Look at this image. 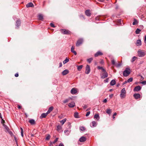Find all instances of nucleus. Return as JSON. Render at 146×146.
Masks as SVG:
<instances>
[{
    "label": "nucleus",
    "mask_w": 146,
    "mask_h": 146,
    "mask_svg": "<svg viewBox=\"0 0 146 146\" xmlns=\"http://www.w3.org/2000/svg\"><path fill=\"white\" fill-rule=\"evenodd\" d=\"M69 72V71L68 70L66 69L62 72V74L63 75H65L68 74Z\"/></svg>",
    "instance_id": "2eb2a0df"
},
{
    "label": "nucleus",
    "mask_w": 146,
    "mask_h": 146,
    "mask_svg": "<svg viewBox=\"0 0 146 146\" xmlns=\"http://www.w3.org/2000/svg\"><path fill=\"white\" fill-rule=\"evenodd\" d=\"M106 113L109 115H110L111 113V110L110 109H108L106 110Z\"/></svg>",
    "instance_id": "72a5a7b5"
},
{
    "label": "nucleus",
    "mask_w": 146,
    "mask_h": 146,
    "mask_svg": "<svg viewBox=\"0 0 146 146\" xmlns=\"http://www.w3.org/2000/svg\"><path fill=\"white\" fill-rule=\"evenodd\" d=\"M74 46H72L71 48V51L72 52L74 53L75 55H76L77 54V53L76 51L74 50Z\"/></svg>",
    "instance_id": "dca6fc26"
},
{
    "label": "nucleus",
    "mask_w": 146,
    "mask_h": 146,
    "mask_svg": "<svg viewBox=\"0 0 146 146\" xmlns=\"http://www.w3.org/2000/svg\"><path fill=\"white\" fill-rule=\"evenodd\" d=\"M61 32L64 35H68L70 34V32L68 30L66 29H61L60 30Z\"/></svg>",
    "instance_id": "20e7f679"
},
{
    "label": "nucleus",
    "mask_w": 146,
    "mask_h": 146,
    "mask_svg": "<svg viewBox=\"0 0 146 146\" xmlns=\"http://www.w3.org/2000/svg\"><path fill=\"white\" fill-rule=\"evenodd\" d=\"M83 39L82 38H80L77 41L76 44V46H79L80 45H81L83 42Z\"/></svg>",
    "instance_id": "39448f33"
},
{
    "label": "nucleus",
    "mask_w": 146,
    "mask_h": 146,
    "mask_svg": "<svg viewBox=\"0 0 146 146\" xmlns=\"http://www.w3.org/2000/svg\"><path fill=\"white\" fill-rule=\"evenodd\" d=\"M131 71L129 68H127L123 72V75L125 77L127 76L130 74Z\"/></svg>",
    "instance_id": "f03ea898"
},
{
    "label": "nucleus",
    "mask_w": 146,
    "mask_h": 146,
    "mask_svg": "<svg viewBox=\"0 0 146 146\" xmlns=\"http://www.w3.org/2000/svg\"><path fill=\"white\" fill-rule=\"evenodd\" d=\"M75 103L74 102H71L68 104V106L70 108H73L75 106Z\"/></svg>",
    "instance_id": "f3484780"
},
{
    "label": "nucleus",
    "mask_w": 146,
    "mask_h": 146,
    "mask_svg": "<svg viewBox=\"0 0 146 146\" xmlns=\"http://www.w3.org/2000/svg\"><path fill=\"white\" fill-rule=\"evenodd\" d=\"M53 109V107L51 106L50 107L47 112V113L48 114L50 113L52 110Z\"/></svg>",
    "instance_id": "5701e85b"
},
{
    "label": "nucleus",
    "mask_w": 146,
    "mask_h": 146,
    "mask_svg": "<svg viewBox=\"0 0 146 146\" xmlns=\"http://www.w3.org/2000/svg\"><path fill=\"white\" fill-rule=\"evenodd\" d=\"M102 71L104 72H106V70L105 69H104L103 68L102 69Z\"/></svg>",
    "instance_id": "69168bd1"
},
{
    "label": "nucleus",
    "mask_w": 146,
    "mask_h": 146,
    "mask_svg": "<svg viewBox=\"0 0 146 146\" xmlns=\"http://www.w3.org/2000/svg\"><path fill=\"white\" fill-rule=\"evenodd\" d=\"M50 26L51 27L54 28L55 27V26H54V25L52 23H51L50 24Z\"/></svg>",
    "instance_id": "49530a36"
},
{
    "label": "nucleus",
    "mask_w": 146,
    "mask_h": 146,
    "mask_svg": "<svg viewBox=\"0 0 146 146\" xmlns=\"http://www.w3.org/2000/svg\"><path fill=\"white\" fill-rule=\"evenodd\" d=\"M80 18L83 17L84 19V16L82 15H80Z\"/></svg>",
    "instance_id": "5fc2aeb1"
},
{
    "label": "nucleus",
    "mask_w": 146,
    "mask_h": 146,
    "mask_svg": "<svg viewBox=\"0 0 146 146\" xmlns=\"http://www.w3.org/2000/svg\"><path fill=\"white\" fill-rule=\"evenodd\" d=\"M141 31V30L139 29H137L135 32L136 34H139Z\"/></svg>",
    "instance_id": "2f4dec72"
},
{
    "label": "nucleus",
    "mask_w": 146,
    "mask_h": 146,
    "mask_svg": "<svg viewBox=\"0 0 146 146\" xmlns=\"http://www.w3.org/2000/svg\"><path fill=\"white\" fill-rule=\"evenodd\" d=\"M108 76V74L107 72H105L102 74V75H101V78L104 79L106 78Z\"/></svg>",
    "instance_id": "6e6552de"
},
{
    "label": "nucleus",
    "mask_w": 146,
    "mask_h": 146,
    "mask_svg": "<svg viewBox=\"0 0 146 146\" xmlns=\"http://www.w3.org/2000/svg\"><path fill=\"white\" fill-rule=\"evenodd\" d=\"M71 93L72 94H75L77 93V91L74 88H73L71 90Z\"/></svg>",
    "instance_id": "412c9836"
},
{
    "label": "nucleus",
    "mask_w": 146,
    "mask_h": 146,
    "mask_svg": "<svg viewBox=\"0 0 146 146\" xmlns=\"http://www.w3.org/2000/svg\"><path fill=\"white\" fill-rule=\"evenodd\" d=\"M3 126L5 127V129H6V130L9 132V133L11 135L12 134V132L11 131H9V127L7 126V125L5 124L3 125Z\"/></svg>",
    "instance_id": "4468645a"
},
{
    "label": "nucleus",
    "mask_w": 146,
    "mask_h": 146,
    "mask_svg": "<svg viewBox=\"0 0 146 146\" xmlns=\"http://www.w3.org/2000/svg\"><path fill=\"white\" fill-rule=\"evenodd\" d=\"M26 7L27 8L30 7H34V5L32 3L29 2L26 5Z\"/></svg>",
    "instance_id": "9b49d317"
},
{
    "label": "nucleus",
    "mask_w": 146,
    "mask_h": 146,
    "mask_svg": "<svg viewBox=\"0 0 146 146\" xmlns=\"http://www.w3.org/2000/svg\"><path fill=\"white\" fill-rule=\"evenodd\" d=\"M133 79L132 78H130L127 80V82L128 83L132 82L133 81Z\"/></svg>",
    "instance_id": "ea45409f"
},
{
    "label": "nucleus",
    "mask_w": 146,
    "mask_h": 146,
    "mask_svg": "<svg viewBox=\"0 0 146 146\" xmlns=\"http://www.w3.org/2000/svg\"><path fill=\"white\" fill-rule=\"evenodd\" d=\"M90 111L88 112L86 115V116L88 117V116L90 114Z\"/></svg>",
    "instance_id": "09e8293b"
},
{
    "label": "nucleus",
    "mask_w": 146,
    "mask_h": 146,
    "mask_svg": "<svg viewBox=\"0 0 146 146\" xmlns=\"http://www.w3.org/2000/svg\"><path fill=\"white\" fill-rule=\"evenodd\" d=\"M58 138H56L54 141L53 142V143L54 144L56 143L58 140Z\"/></svg>",
    "instance_id": "de8ad7c7"
},
{
    "label": "nucleus",
    "mask_w": 146,
    "mask_h": 146,
    "mask_svg": "<svg viewBox=\"0 0 146 146\" xmlns=\"http://www.w3.org/2000/svg\"><path fill=\"white\" fill-rule=\"evenodd\" d=\"M21 135L22 137H23V129L22 127H21Z\"/></svg>",
    "instance_id": "58836bf2"
},
{
    "label": "nucleus",
    "mask_w": 146,
    "mask_h": 146,
    "mask_svg": "<svg viewBox=\"0 0 146 146\" xmlns=\"http://www.w3.org/2000/svg\"><path fill=\"white\" fill-rule=\"evenodd\" d=\"M15 76L16 77H17L19 76V74L18 73H17L15 74Z\"/></svg>",
    "instance_id": "6e6d98bb"
},
{
    "label": "nucleus",
    "mask_w": 146,
    "mask_h": 146,
    "mask_svg": "<svg viewBox=\"0 0 146 146\" xmlns=\"http://www.w3.org/2000/svg\"><path fill=\"white\" fill-rule=\"evenodd\" d=\"M50 137V135H48L47 137L46 138V139L47 140H49Z\"/></svg>",
    "instance_id": "79ce46f5"
},
{
    "label": "nucleus",
    "mask_w": 146,
    "mask_h": 146,
    "mask_svg": "<svg viewBox=\"0 0 146 146\" xmlns=\"http://www.w3.org/2000/svg\"><path fill=\"white\" fill-rule=\"evenodd\" d=\"M85 13L86 15L87 16H90L91 15L90 11L89 10H86L85 11Z\"/></svg>",
    "instance_id": "6ab92c4d"
},
{
    "label": "nucleus",
    "mask_w": 146,
    "mask_h": 146,
    "mask_svg": "<svg viewBox=\"0 0 146 146\" xmlns=\"http://www.w3.org/2000/svg\"><path fill=\"white\" fill-rule=\"evenodd\" d=\"M133 96L135 99H137L140 98L141 95L139 94L135 93L134 94Z\"/></svg>",
    "instance_id": "1a4fd4ad"
},
{
    "label": "nucleus",
    "mask_w": 146,
    "mask_h": 146,
    "mask_svg": "<svg viewBox=\"0 0 146 146\" xmlns=\"http://www.w3.org/2000/svg\"><path fill=\"white\" fill-rule=\"evenodd\" d=\"M77 67V69L78 71H80L82 68L83 66L82 65H81L80 66H78Z\"/></svg>",
    "instance_id": "c85d7f7f"
},
{
    "label": "nucleus",
    "mask_w": 146,
    "mask_h": 146,
    "mask_svg": "<svg viewBox=\"0 0 146 146\" xmlns=\"http://www.w3.org/2000/svg\"><path fill=\"white\" fill-rule=\"evenodd\" d=\"M108 80H109V78H106V79L105 80H104V82L106 83L108 82Z\"/></svg>",
    "instance_id": "8fccbe9b"
},
{
    "label": "nucleus",
    "mask_w": 146,
    "mask_h": 146,
    "mask_svg": "<svg viewBox=\"0 0 146 146\" xmlns=\"http://www.w3.org/2000/svg\"><path fill=\"white\" fill-rule=\"evenodd\" d=\"M94 118L97 119H99L100 117L99 114L98 113L94 115Z\"/></svg>",
    "instance_id": "bb28decb"
},
{
    "label": "nucleus",
    "mask_w": 146,
    "mask_h": 146,
    "mask_svg": "<svg viewBox=\"0 0 146 146\" xmlns=\"http://www.w3.org/2000/svg\"><path fill=\"white\" fill-rule=\"evenodd\" d=\"M14 139H15L16 142H17V138L16 137L14 136Z\"/></svg>",
    "instance_id": "13d9d810"
},
{
    "label": "nucleus",
    "mask_w": 146,
    "mask_h": 146,
    "mask_svg": "<svg viewBox=\"0 0 146 146\" xmlns=\"http://www.w3.org/2000/svg\"><path fill=\"white\" fill-rule=\"evenodd\" d=\"M86 140V138L84 136H82L79 139V141L80 142H83L85 141Z\"/></svg>",
    "instance_id": "9d476101"
},
{
    "label": "nucleus",
    "mask_w": 146,
    "mask_h": 146,
    "mask_svg": "<svg viewBox=\"0 0 146 146\" xmlns=\"http://www.w3.org/2000/svg\"><path fill=\"white\" fill-rule=\"evenodd\" d=\"M93 58H90L87 60V62L89 63H90L93 60Z\"/></svg>",
    "instance_id": "c9c22d12"
},
{
    "label": "nucleus",
    "mask_w": 146,
    "mask_h": 146,
    "mask_svg": "<svg viewBox=\"0 0 146 146\" xmlns=\"http://www.w3.org/2000/svg\"><path fill=\"white\" fill-rule=\"evenodd\" d=\"M107 102V100L106 99H105L103 101V102L104 103H106Z\"/></svg>",
    "instance_id": "052dcab7"
},
{
    "label": "nucleus",
    "mask_w": 146,
    "mask_h": 146,
    "mask_svg": "<svg viewBox=\"0 0 146 146\" xmlns=\"http://www.w3.org/2000/svg\"><path fill=\"white\" fill-rule=\"evenodd\" d=\"M66 119H64L60 121V122L61 124H62V125L65 123V122L66 121Z\"/></svg>",
    "instance_id": "7c9ffc66"
},
{
    "label": "nucleus",
    "mask_w": 146,
    "mask_h": 146,
    "mask_svg": "<svg viewBox=\"0 0 146 146\" xmlns=\"http://www.w3.org/2000/svg\"><path fill=\"white\" fill-rule=\"evenodd\" d=\"M140 83H141L144 85H146V81L141 82H140Z\"/></svg>",
    "instance_id": "c03bdc74"
},
{
    "label": "nucleus",
    "mask_w": 146,
    "mask_h": 146,
    "mask_svg": "<svg viewBox=\"0 0 146 146\" xmlns=\"http://www.w3.org/2000/svg\"><path fill=\"white\" fill-rule=\"evenodd\" d=\"M38 18L40 20H42L43 19V17L41 14H40L38 15Z\"/></svg>",
    "instance_id": "473e14b6"
},
{
    "label": "nucleus",
    "mask_w": 146,
    "mask_h": 146,
    "mask_svg": "<svg viewBox=\"0 0 146 146\" xmlns=\"http://www.w3.org/2000/svg\"><path fill=\"white\" fill-rule=\"evenodd\" d=\"M116 83L115 80H112L110 82V85L111 86L114 85Z\"/></svg>",
    "instance_id": "a878e982"
},
{
    "label": "nucleus",
    "mask_w": 146,
    "mask_h": 146,
    "mask_svg": "<svg viewBox=\"0 0 146 146\" xmlns=\"http://www.w3.org/2000/svg\"><path fill=\"white\" fill-rule=\"evenodd\" d=\"M29 122L32 125L34 124L35 123V120L33 119H31L29 120Z\"/></svg>",
    "instance_id": "b1692460"
},
{
    "label": "nucleus",
    "mask_w": 146,
    "mask_h": 146,
    "mask_svg": "<svg viewBox=\"0 0 146 146\" xmlns=\"http://www.w3.org/2000/svg\"><path fill=\"white\" fill-rule=\"evenodd\" d=\"M137 58L135 56L133 57L131 60V62H133Z\"/></svg>",
    "instance_id": "e433bc0d"
},
{
    "label": "nucleus",
    "mask_w": 146,
    "mask_h": 146,
    "mask_svg": "<svg viewBox=\"0 0 146 146\" xmlns=\"http://www.w3.org/2000/svg\"><path fill=\"white\" fill-rule=\"evenodd\" d=\"M58 146H64V145L62 143H60L59 144Z\"/></svg>",
    "instance_id": "680f3d73"
},
{
    "label": "nucleus",
    "mask_w": 146,
    "mask_h": 146,
    "mask_svg": "<svg viewBox=\"0 0 146 146\" xmlns=\"http://www.w3.org/2000/svg\"><path fill=\"white\" fill-rule=\"evenodd\" d=\"M74 117L76 118H78V113L77 112H76L74 114Z\"/></svg>",
    "instance_id": "4c0bfd02"
},
{
    "label": "nucleus",
    "mask_w": 146,
    "mask_h": 146,
    "mask_svg": "<svg viewBox=\"0 0 146 146\" xmlns=\"http://www.w3.org/2000/svg\"><path fill=\"white\" fill-rule=\"evenodd\" d=\"M134 21L133 23V25H135L137 24L138 22L137 20L135 19H134Z\"/></svg>",
    "instance_id": "f704fd0d"
},
{
    "label": "nucleus",
    "mask_w": 146,
    "mask_h": 146,
    "mask_svg": "<svg viewBox=\"0 0 146 146\" xmlns=\"http://www.w3.org/2000/svg\"><path fill=\"white\" fill-rule=\"evenodd\" d=\"M121 63H118L116 65V66L117 67H119L121 66Z\"/></svg>",
    "instance_id": "37998d69"
},
{
    "label": "nucleus",
    "mask_w": 146,
    "mask_h": 146,
    "mask_svg": "<svg viewBox=\"0 0 146 146\" xmlns=\"http://www.w3.org/2000/svg\"><path fill=\"white\" fill-rule=\"evenodd\" d=\"M136 45L137 46H140L141 45V40L139 39L137 41Z\"/></svg>",
    "instance_id": "aec40b11"
},
{
    "label": "nucleus",
    "mask_w": 146,
    "mask_h": 146,
    "mask_svg": "<svg viewBox=\"0 0 146 146\" xmlns=\"http://www.w3.org/2000/svg\"><path fill=\"white\" fill-rule=\"evenodd\" d=\"M68 127H69V128H71V125L70 124H68Z\"/></svg>",
    "instance_id": "774afa93"
},
{
    "label": "nucleus",
    "mask_w": 146,
    "mask_h": 146,
    "mask_svg": "<svg viewBox=\"0 0 146 146\" xmlns=\"http://www.w3.org/2000/svg\"><path fill=\"white\" fill-rule=\"evenodd\" d=\"M97 125V122L95 121H93L91 123V124L90 126L91 127H96Z\"/></svg>",
    "instance_id": "ddd939ff"
},
{
    "label": "nucleus",
    "mask_w": 146,
    "mask_h": 146,
    "mask_svg": "<svg viewBox=\"0 0 146 146\" xmlns=\"http://www.w3.org/2000/svg\"><path fill=\"white\" fill-rule=\"evenodd\" d=\"M140 27L141 29H143V26L142 25H141L140 26Z\"/></svg>",
    "instance_id": "338daca9"
},
{
    "label": "nucleus",
    "mask_w": 146,
    "mask_h": 146,
    "mask_svg": "<svg viewBox=\"0 0 146 146\" xmlns=\"http://www.w3.org/2000/svg\"><path fill=\"white\" fill-rule=\"evenodd\" d=\"M145 43L146 44V35L145 36V39L144 41Z\"/></svg>",
    "instance_id": "864d4df0"
},
{
    "label": "nucleus",
    "mask_w": 146,
    "mask_h": 146,
    "mask_svg": "<svg viewBox=\"0 0 146 146\" xmlns=\"http://www.w3.org/2000/svg\"><path fill=\"white\" fill-rule=\"evenodd\" d=\"M87 108V105H84V106H83V108L84 109H85L86 108Z\"/></svg>",
    "instance_id": "bf43d9fd"
},
{
    "label": "nucleus",
    "mask_w": 146,
    "mask_h": 146,
    "mask_svg": "<svg viewBox=\"0 0 146 146\" xmlns=\"http://www.w3.org/2000/svg\"><path fill=\"white\" fill-rule=\"evenodd\" d=\"M80 130L82 131H84L85 129V128L84 127L82 126L80 128Z\"/></svg>",
    "instance_id": "a19ab883"
},
{
    "label": "nucleus",
    "mask_w": 146,
    "mask_h": 146,
    "mask_svg": "<svg viewBox=\"0 0 146 146\" xmlns=\"http://www.w3.org/2000/svg\"><path fill=\"white\" fill-rule=\"evenodd\" d=\"M102 55L103 53L101 52L100 51H98L96 54H94V56L96 57L98 56H101Z\"/></svg>",
    "instance_id": "f8f14e48"
},
{
    "label": "nucleus",
    "mask_w": 146,
    "mask_h": 146,
    "mask_svg": "<svg viewBox=\"0 0 146 146\" xmlns=\"http://www.w3.org/2000/svg\"><path fill=\"white\" fill-rule=\"evenodd\" d=\"M98 68L99 69H101L102 70L103 68L102 67H100V66H98Z\"/></svg>",
    "instance_id": "3c124183"
},
{
    "label": "nucleus",
    "mask_w": 146,
    "mask_h": 146,
    "mask_svg": "<svg viewBox=\"0 0 146 146\" xmlns=\"http://www.w3.org/2000/svg\"><path fill=\"white\" fill-rule=\"evenodd\" d=\"M62 64L61 62L59 63V67H62Z\"/></svg>",
    "instance_id": "4d7b16f0"
},
{
    "label": "nucleus",
    "mask_w": 146,
    "mask_h": 146,
    "mask_svg": "<svg viewBox=\"0 0 146 146\" xmlns=\"http://www.w3.org/2000/svg\"><path fill=\"white\" fill-rule=\"evenodd\" d=\"M68 102V100H66L63 101V103H66Z\"/></svg>",
    "instance_id": "603ef678"
},
{
    "label": "nucleus",
    "mask_w": 146,
    "mask_h": 146,
    "mask_svg": "<svg viewBox=\"0 0 146 146\" xmlns=\"http://www.w3.org/2000/svg\"><path fill=\"white\" fill-rule=\"evenodd\" d=\"M48 114L47 112L46 113H42V114L41 116H40V118H45Z\"/></svg>",
    "instance_id": "4be33fe9"
},
{
    "label": "nucleus",
    "mask_w": 146,
    "mask_h": 146,
    "mask_svg": "<svg viewBox=\"0 0 146 146\" xmlns=\"http://www.w3.org/2000/svg\"><path fill=\"white\" fill-rule=\"evenodd\" d=\"M137 53L138 56L139 57H143L145 54V52L141 50H138Z\"/></svg>",
    "instance_id": "7ed1b4c3"
},
{
    "label": "nucleus",
    "mask_w": 146,
    "mask_h": 146,
    "mask_svg": "<svg viewBox=\"0 0 146 146\" xmlns=\"http://www.w3.org/2000/svg\"><path fill=\"white\" fill-rule=\"evenodd\" d=\"M69 61V59L67 58H66L63 61V62L64 64H65L68 62Z\"/></svg>",
    "instance_id": "c756f323"
},
{
    "label": "nucleus",
    "mask_w": 146,
    "mask_h": 146,
    "mask_svg": "<svg viewBox=\"0 0 146 146\" xmlns=\"http://www.w3.org/2000/svg\"><path fill=\"white\" fill-rule=\"evenodd\" d=\"M70 132V131H69L67 129L65 130L64 131V133L67 135L69 134Z\"/></svg>",
    "instance_id": "cd10ccee"
},
{
    "label": "nucleus",
    "mask_w": 146,
    "mask_h": 146,
    "mask_svg": "<svg viewBox=\"0 0 146 146\" xmlns=\"http://www.w3.org/2000/svg\"><path fill=\"white\" fill-rule=\"evenodd\" d=\"M128 83L127 82V81H125L124 82H123V85H124L125 84H126V83Z\"/></svg>",
    "instance_id": "e2e57ef3"
},
{
    "label": "nucleus",
    "mask_w": 146,
    "mask_h": 146,
    "mask_svg": "<svg viewBox=\"0 0 146 146\" xmlns=\"http://www.w3.org/2000/svg\"><path fill=\"white\" fill-rule=\"evenodd\" d=\"M111 63L113 65H115V62L114 59L112 60H111Z\"/></svg>",
    "instance_id": "a18cd8bd"
},
{
    "label": "nucleus",
    "mask_w": 146,
    "mask_h": 146,
    "mask_svg": "<svg viewBox=\"0 0 146 146\" xmlns=\"http://www.w3.org/2000/svg\"><path fill=\"white\" fill-rule=\"evenodd\" d=\"M21 23V20L19 19L18 20L16 21V28L18 29Z\"/></svg>",
    "instance_id": "0eeeda50"
},
{
    "label": "nucleus",
    "mask_w": 146,
    "mask_h": 146,
    "mask_svg": "<svg viewBox=\"0 0 146 146\" xmlns=\"http://www.w3.org/2000/svg\"><path fill=\"white\" fill-rule=\"evenodd\" d=\"M113 96V94H110L109 96V97L110 98H112Z\"/></svg>",
    "instance_id": "0e129e2a"
},
{
    "label": "nucleus",
    "mask_w": 146,
    "mask_h": 146,
    "mask_svg": "<svg viewBox=\"0 0 146 146\" xmlns=\"http://www.w3.org/2000/svg\"><path fill=\"white\" fill-rule=\"evenodd\" d=\"M141 87L140 86H137L135 87L134 90V91H138L141 90Z\"/></svg>",
    "instance_id": "a211bd4d"
},
{
    "label": "nucleus",
    "mask_w": 146,
    "mask_h": 146,
    "mask_svg": "<svg viewBox=\"0 0 146 146\" xmlns=\"http://www.w3.org/2000/svg\"><path fill=\"white\" fill-rule=\"evenodd\" d=\"M126 96V91L125 88H123L121 91L120 96L121 98H125Z\"/></svg>",
    "instance_id": "f257e3e1"
},
{
    "label": "nucleus",
    "mask_w": 146,
    "mask_h": 146,
    "mask_svg": "<svg viewBox=\"0 0 146 146\" xmlns=\"http://www.w3.org/2000/svg\"><path fill=\"white\" fill-rule=\"evenodd\" d=\"M57 130L59 132H60L62 130V127L61 126L58 125L57 127Z\"/></svg>",
    "instance_id": "393cba45"
},
{
    "label": "nucleus",
    "mask_w": 146,
    "mask_h": 146,
    "mask_svg": "<svg viewBox=\"0 0 146 146\" xmlns=\"http://www.w3.org/2000/svg\"><path fill=\"white\" fill-rule=\"evenodd\" d=\"M90 71V66L87 65L86 67L85 73L87 74H89Z\"/></svg>",
    "instance_id": "423d86ee"
}]
</instances>
